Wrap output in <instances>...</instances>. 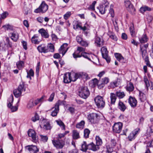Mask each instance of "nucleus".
Here are the masks:
<instances>
[{
  "label": "nucleus",
  "instance_id": "58",
  "mask_svg": "<svg viewBox=\"0 0 153 153\" xmlns=\"http://www.w3.org/2000/svg\"><path fill=\"white\" fill-rule=\"evenodd\" d=\"M0 49L2 51H5L6 49L5 44L1 43L0 44Z\"/></svg>",
  "mask_w": 153,
  "mask_h": 153
},
{
  "label": "nucleus",
  "instance_id": "1",
  "mask_svg": "<svg viewBox=\"0 0 153 153\" xmlns=\"http://www.w3.org/2000/svg\"><path fill=\"white\" fill-rule=\"evenodd\" d=\"M90 92L88 88L86 86L81 87L79 90L78 95L81 97L86 99L89 96Z\"/></svg>",
  "mask_w": 153,
  "mask_h": 153
},
{
  "label": "nucleus",
  "instance_id": "19",
  "mask_svg": "<svg viewBox=\"0 0 153 153\" xmlns=\"http://www.w3.org/2000/svg\"><path fill=\"white\" fill-rule=\"evenodd\" d=\"M28 150L30 153H38L39 149L36 146L34 145L28 146H27Z\"/></svg>",
  "mask_w": 153,
  "mask_h": 153
},
{
  "label": "nucleus",
  "instance_id": "41",
  "mask_svg": "<svg viewBox=\"0 0 153 153\" xmlns=\"http://www.w3.org/2000/svg\"><path fill=\"white\" fill-rule=\"evenodd\" d=\"M2 27H3L5 30H13V26L9 24L3 26Z\"/></svg>",
  "mask_w": 153,
  "mask_h": 153
},
{
  "label": "nucleus",
  "instance_id": "45",
  "mask_svg": "<svg viewBox=\"0 0 153 153\" xmlns=\"http://www.w3.org/2000/svg\"><path fill=\"white\" fill-rule=\"evenodd\" d=\"M90 130L87 128H85L84 130V137L85 138H88L89 137L90 133Z\"/></svg>",
  "mask_w": 153,
  "mask_h": 153
},
{
  "label": "nucleus",
  "instance_id": "25",
  "mask_svg": "<svg viewBox=\"0 0 153 153\" xmlns=\"http://www.w3.org/2000/svg\"><path fill=\"white\" fill-rule=\"evenodd\" d=\"M88 149V144H87L86 141H83L81 144L80 150L83 152H86Z\"/></svg>",
  "mask_w": 153,
  "mask_h": 153
},
{
  "label": "nucleus",
  "instance_id": "29",
  "mask_svg": "<svg viewBox=\"0 0 153 153\" xmlns=\"http://www.w3.org/2000/svg\"><path fill=\"white\" fill-rule=\"evenodd\" d=\"M73 138L76 140L80 138L79 132L76 130H74L72 131Z\"/></svg>",
  "mask_w": 153,
  "mask_h": 153
},
{
  "label": "nucleus",
  "instance_id": "23",
  "mask_svg": "<svg viewBox=\"0 0 153 153\" xmlns=\"http://www.w3.org/2000/svg\"><path fill=\"white\" fill-rule=\"evenodd\" d=\"M139 40L141 43H145L148 42L149 40V38L147 36L146 34H144L140 38H139Z\"/></svg>",
  "mask_w": 153,
  "mask_h": 153
},
{
  "label": "nucleus",
  "instance_id": "4",
  "mask_svg": "<svg viewBox=\"0 0 153 153\" xmlns=\"http://www.w3.org/2000/svg\"><path fill=\"white\" fill-rule=\"evenodd\" d=\"M48 8V5L46 3L45 1H43L42 2L39 7L34 10V12L36 13H44L47 11Z\"/></svg>",
  "mask_w": 153,
  "mask_h": 153
},
{
  "label": "nucleus",
  "instance_id": "30",
  "mask_svg": "<svg viewBox=\"0 0 153 153\" xmlns=\"http://www.w3.org/2000/svg\"><path fill=\"white\" fill-rule=\"evenodd\" d=\"M79 75V78H85L86 80L90 79V77L88 76V74L85 72H80L78 73Z\"/></svg>",
  "mask_w": 153,
  "mask_h": 153
},
{
  "label": "nucleus",
  "instance_id": "24",
  "mask_svg": "<svg viewBox=\"0 0 153 153\" xmlns=\"http://www.w3.org/2000/svg\"><path fill=\"white\" fill-rule=\"evenodd\" d=\"M39 32L40 33L41 36L43 37L47 38L49 36V34H48V31L45 30L44 29L42 28L40 29L39 31Z\"/></svg>",
  "mask_w": 153,
  "mask_h": 153
},
{
  "label": "nucleus",
  "instance_id": "26",
  "mask_svg": "<svg viewBox=\"0 0 153 153\" xmlns=\"http://www.w3.org/2000/svg\"><path fill=\"white\" fill-rule=\"evenodd\" d=\"M118 108L121 111L124 112L126 109L127 107L120 100L118 103Z\"/></svg>",
  "mask_w": 153,
  "mask_h": 153
},
{
  "label": "nucleus",
  "instance_id": "2",
  "mask_svg": "<svg viewBox=\"0 0 153 153\" xmlns=\"http://www.w3.org/2000/svg\"><path fill=\"white\" fill-rule=\"evenodd\" d=\"M95 104L98 108H102L105 106V101L103 98L100 96H97L94 99Z\"/></svg>",
  "mask_w": 153,
  "mask_h": 153
},
{
  "label": "nucleus",
  "instance_id": "17",
  "mask_svg": "<svg viewBox=\"0 0 153 153\" xmlns=\"http://www.w3.org/2000/svg\"><path fill=\"white\" fill-rule=\"evenodd\" d=\"M128 102L132 107H135L137 103V101L134 97L130 96L128 99Z\"/></svg>",
  "mask_w": 153,
  "mask_h": 153
},
{
  "label": "nucleus",
  "instance_id": "51",
  "mask_svg": "<svg viewBox=\"0 0 153 153\" xmlns=\"http://www.w3.org/2000/svg\"><path fill=\"white\" fill-rule=\"evenodd\" d=\"M102 82L104 84H106L109 82V79L108 77H105L102 79Z\"/></svg>",
  "mask_w": 153,
  "mask_h": 153
},
{
  "label": "nucleus",
  "instance_id": "43",
  "mask_svg": "<svg viewBox=\"0 0 153 153\" xmlns=\"http://www.w3.org/2000/svg\"><path fill=\"white\" fill-rule=\"evenodd\" d=\"M49 52H53L54 51V47L52 44H48L47 46Z\"/></svg>",
  "mask_w": 153,
  "mask_h": 153
},
{
  "label": "nucleus",
  "instance_id": "60",
  "mask_svg": "<svg viewBox=\"0 0 153 153\" xmlns=\"http://www.w3.org/2000/svg\"><path fill=\"white\" fill-rule=\"evenodd\" d=\"M102 4L103 5H104L106 8L108 7L109 3L107 1V0H103L102 1Z\"/></svg>",
  "mask_w": 153,
  "mask_h": 153
},
{
  "label": "nucleus",
  "instance_id": "48",
  "mask_svg": "<svg viewBox=\"0 0 153 153\" xmlns=\"http://www.w3.org/2000/svg\"><path fill=\"white\" fill-rule=\"evenodd\" d=\"M43 128L44 129L46 130H49L51 129V126L49 123L48 122L45 123L43 125Z\"/></svg>",
  "mask_w": 153,
  "mask_h": 153
},
{
  "label": "nucleus",
  "instance_id": "33",
  "mask_svg": "<svg viewBox=\"0 0 153 153\" xmlns=\"http://www.w3.org/2000/svg\"><path fill=\"white\" fill-rule=\"evenodd\" d=\"M116 94L113 93H111L110 94L111 102V104H114L115 102L117 97Z\"/></svg>",
  "mask_w": 153,
  "mask_h": 153
},
{
  "label": "nucleus",
  "instance_id": "7",
  "mask_svg": "<svg viewBox=\"0 0 153 153\" xmlns=\"http://www.w3.org/2000/svg\"><path fill=\"white\" fill-rule=\"evenodd\" d=\"M52 142L56 149H62L65 145V141L59 139L52 140Z\"/></svg>",
  "mask_w": 153,
  "mask_h": 153
},
{
  "label": "nucleus",
  "instance_id": "52",
  "mask_svg": "<svg viewBox=\"0 0 153 153\" xmlns=\"http://www.w3.org/2000/svg\"><path fill=\"white\" fill-rule=\"evenodd\" d=\"M71 12L70 11L67 12L64 15V18L65 19H67L71 16Z\"/></svg>",
  "mask_w": 153,
  "mask_h": 153
},
{
  "label": "nucleus",
  "instance_id": "64",
  "mask_svg": "<svg viewBox=\"0 0 153 153\" xmlns=\"http://www.w3.org/2000/svg\"><path fill=\"white\" fill-rule=\"evenodd\" d=\"M76 39L77 42L79 44V43L83 39L80 36H76Z\"/></svg>",
  "mask_w": 153,
  "mask_h": 153
},
{
  "label": "nucleus",
  "instance_id": "61",
  "mask_svg": "<svg viewBox=\"0 0 153 153\" xmlns=\"http://www.w3.org/2000/svg\"><path fill=\"white\" fill-rule=\"evenodd\" d=\"M40 137L42 141L44 142L47 141L48 139V137L47 136L40 135Z\"/></svg>",
  "mask_w": 153,
  "mask_h": 153
},
{
  "label": "nucleus",
  "instance_id": "55",
  "mask_svg": "<svg viewBox=\"0 0 153 153\" xmlns=\"http://www.w3.org/2000/svg\"><path fill=\"white\" fill-rule=\"evenodd\" d=\"M113 147H110L109 145L106 146L107 151L108 153H111L113 151Z\"/></svg>",
  "mask_w": 153,
  "mask_h": 153
},
{
  "label": "nucleus",
  "instance_id": "9",
  "mask_svg": "<svg viewBox=\"0 0 153 153\" xmlns=\"http://www.w3.org/2000/svg\"><path fill=\"white\" fill-rule=\"evenodd\" d=\"M24 85L23 84H20L17 89H15L13 91V94L15 97H18L20 96L22 91H25V88H24Z\"/></svg>",
  "mask_w": 153,
  "mask_h": 153
},
{
  "label": "nucleus",
  "instance_id": "20",
  "mask_svg": "<svg viewBox=\"0 0 153 153\" xmlns=\"http://www.w3.org/2000/svg\"><path fill=\"white\" fill-rule=\"evenodd\" d=\"M99 149V147H98L96 144L95 145L93 142L88 144V150H89L96 152L98 151Z\"/></svg>",
  "mask_w": 153,
  "mask_h": 153
},
{
  "label": "nucleus",
  "instance_id": "37",
  "mask_svg": "<svg viewBox=\"0 0 153 153\" xmlns=\"http://www.w3.org/2000/svg\"><path fill=\"white\" fill-rule=\"evenodd\" d=\"M97 8H98L100 13L102 14H104L105 11L106 10V8L105 7H104V6L103 5H100L99 7H97Z\"/></svg>",
  "mask_w": 153,
  "mask_h": 153
},
{
  "label": "nucleus",
  "instance_id": "32",
  "mask_svg": "<svg viewBox=\"0 0 153 153\" xmlns=\"http://www.w3.org/2000/svg\"><path fill=\"white\" fill-rule=\"evenodd\" d=\"M139 99L142 102H143L146 100V97L145 94L143 93L140 91L139 92Z\"/></svg>",
  "mask_w": 153,
  "mask_h": 153
},
{
  "label": "nucleus",
  "instance_id": "42",
  "mask_svg": "<svg viewBox=\"0 0 153 153\" xmlns=\"http://www.w3.org/2000/svg\"><path fill=\"white\" fill-rule=\"evenodd\" d=\"M79 44L82 46L86 47L88 46L89 43L87 41L84 40L83 39Z\"/></svg>",
  "mask_w": 153,
  "mask_h": 153
},
{
  "label": "nucleus",
  "instance_id": "6",
  "mask_svg": "<svg viewBox=\"0 0 153 153\" xmlns=\"http://www.w3.org/2000/svg\"><path fill=\"white\" fill-rule=\"evenodd\" d=\"M73 57L75 59H76L77 58H80L82 56H83L84 58L91 61L90 57H91L92 55L84 52H82L81 54H79V53H73Z\"/></svg>",
  "mask_w": 153,
  "mask_h": 153
},
{
  "label": "nucleus",
  "instance_id": "40",
  "mask_svg": "<svg viewBox=\"0 0 153 153\" xmlns=\"http://www.w3.org/2000/svg\"><path fill=\"white\" fill-rule=\"evenodd\" d=\"M140 10L141 13H144L146 11H151V9L148 7L146 6L141 7Z\"/></svg>",
  "mask_w": 153,
  "mask_h": 153
},
{
  "label": "nucleus",
  "instance_id": "54",
  "mask_svg": "<svg viewBox=\"0 0 153 153\" xmlns=\"http://www.w3.org/2000/svg\"><path fill=\"white\" fill-rule=\"evenodd\" d=\"M97 2L95 1H94L90 5V7H88V8L89 9H90L92 10H94V7L96 3Z\"/></svg>",
  "mask_w": 153,
  "mask_h": 153
},
{
  "label": "nucleus",
  "instance_id": "28",
  "mask_svg": "<svg viewBox=\"0 0 153 153\" xmlns=\"http://www.w3.org/2000/svg\"><path fill=\"white\" fill-rule=\"evenodd\" d=\"M114 56L119 61L121 62H124V58L121 54L116 53L114 54Z\"/></svg>",
  "mask_w": 153,
  "mask_h": 153
},
{
  "label": "nucleus",
  "instance_id": "3",
  "mask_svg": "<svg viewBox=\"0 0 153 153\" xmlns=\"http://www.w3.org/2000/svg\"><path fill=\"white\" fill-rule=\"evenodd\" d=\"M64 102L60 100H58L56 102L54 106L52 107L50 110L52 111L51 115L53 117H55L57 116L59 110V106L60 105L64 104Z\"/></svg>",
  "mask_w": 153,
  "mask_h": 153
},
{
  "label": "nucleus",
  "instance_id": "56",
  "mask_svg": "<svg viewBox=\"0 0 153 153\" xmlns=\"http://www.w3.org/2000/svg\"><path fill=\"white\" fill-rule=\"evenodd\" d=\"M135 136H136L133 134V133H132V132H131L128 136L129 140L131 141L134 140L135 138Z\"/></svg>",
  "mask_w": 153,
  "mask_h": 153
},
{
  "label": "nucleus",
  "instance_id": "36",
  "mask_svg": "<svg viewBox=\"0 0 153 153\" xmlns=\"http://www.w3.org/2000/svg\"><path fill=\"white\" fill-rule=\"evenodd\" d=\"M134 86L133 84L131 82H129L127 86V90L129 92H131L133 91L134 89Z\"/></svg>",
  "mask_w": 153,
  "mask_h": 153
},
{
  "label": "nucleus",
  "instance_id": "18",
  "mask_svg": "<svg viewBox=\"0 0 153 153\" xmlns=\"http://www.w3.org/2000/svg\"><path fill=\"white\" fill-rule=\"evenodd\" d=\"M97 117V115L96 114L92 113L88 115V119L91 123H94L95 122Z\"/></svg>",
  "mask_w": 153,
  "mask_h": 153
},
{
  "label": "nucleus",
  "instance_id": "44",
  "mask_svg": "<svg viewBox=\"0 0 153 153\" xmlns=\"http://www.w3.org/2000/svg\"><path fill=\"white\" fill-rule=\"evenodd\" d=\"M34 75V73L32 69H30L29 72H27V78H29L30 79H31V76H33Z\"/></svg>",
  "mask_w": 153,
  "mask_h": 153
},
{
  "label": "nucleus",
  "instance_id": "62",
  "mask_svg": "<svg viewBox=\"0 0 153 153\" xmlns=\"http://www.w3.org/2000/svg\"><path fill=\"white\" fill-rule=\"evenodd\" d=\"M111 86L112 88H114L118 86V83L117 82H111L110 83Z\"/></svg>",
  "mask_w": 153,
  "mask_h": 153
},
{
  "label": "nucleus",
  "instance_id": "63",
  "mask_svg": "<svg viewBox=\"0 0 153 153\" xmlns=\"http://www.w3.org/2000/svg\"><path fill=\"white\" fill-rule=\"evenodd\" d=\"M140 129L139 128H137L134 129L132 133L136 136L137 134H138L140 132Z\"/></svg>",
  "mask_w": 153,
  "mask_h": 153
},
{
  "label": "nucleus",
  "instance_id": "14",
  "mask_svg": "<svg viewBox=\"0 0 153 153\" xmlns=\"http://www.w3.org/2000/svg\"><path fill=\"white\" fill-rule=\"evenodd\" d=\"M9 36L10 37L11 39L14 42L17 41L19 39V34L16 31L9 33Z\"/></svg>",
  "mask_w": 153,
  "mask_h": 153
},
{
  "label": "nucleus",
  "instance_id": "13",
  "mask_svg": "<svg viewBox=\"0 0 153 153\" xmlns=\"http://www.w3.org/2000/svg\"><path fill=\"white\" fill-rule=\"evenodd\" d=\"M28 134L29 137L32 138V141L36 142L37 140V138L36 136L35 131L32 129H29L28 132Z\"/></svg>",
  "mask_w": 153,
  "mask_h": 153
},
{
  "label": "nucleus",
  "instance_id": "49",
  "mask_svg": "<svg viewBox=\"0 0 153 153\" xmlns=\"http://www.w3.org/2000/svg\"><path fill=\"white\" fill-rule=\"evenodd\" d=\"M44 96H42L40 99H37L34 101V103L35 105H36L38 104L40 102H41L42 100L43 99Z\"/></svg>",
  "mask_w": 153,
  "mask_h": 153
},
{
  "label": "nucleus",
  "instance_id": "53",
  "mask_svg": "<svg viewBox=\"0 0 153 153\" xmlns=\"http://www.w3.org/2000/svg\"><path fill=\"white\" fill-rule=\"evenodd\" d=\"M39 115L36 113L35 114L34 116L32 117V120L33 122H35L36 121L38 120H39Z\"/></svg>",
  "mask_w": 153,
  "mask_h": 153
},
{
  "label": "nucleus",
  "instance_id": "39",
  "mask_svg": "<svg viewBox=\"0 0 153 153\" xmlns=\"http://www.w3.org/2000/svg\"><path fill=\"white\" fill-rule=\"evenodd\" d=\"M16 65L18 69L21 70L24 67V63L22 61H19L17 62Z\"/></svg>",
  "mask_w": 153,
  "mask_h": 153
},
{
  "label": "nucleus",
  "instance_id": "50",
  "mask_svg": "<svg viewBox=\"0 0 153 153\" xmlns=\"http://www.w3.org/2000/svg\"><path fill=\"white\" fill-rule=\"evenodd\" d=\"M34 105V101L30 100L27 105V107L28 108H32Z\"/></svg>",
  "mask_w": 153,
  "mask_h": 153
},
{
  "label": "nucleus",
  "instance_id": "21",
  "mask_svg": "<svg viewBox=\"0 0 153 153\" xmlns=\"http://www.w3.org/2000/svg\"><path fill=\"white\" fill-rule=\"evenodd\" d=\"M48 48L47 46H45L44 45H42L38 47L37 49L40 52L46 53L49 52Z\"/></svg>",
  "mask_w": 153,
  "mask_h": 153
},
{
  "label": "nucleus",
  "instance_id": "22",
  "mask_svg": "<svg viewBox=\"0 0 153 153\" xmlns=\"http://www.w3.org/2000/svg\"><path fill=\"white\" fill-rule=\"evenodd\" d=\"M70 73H65L64 75L63 82L65 83L71 82Z\"/></svg>",
  "mask_w": 153,
  "mask_h": 153
},
{
  "label": "nucleus",
  "instance_id": "57",
  "mask_svg": "<svg viewBox=\"0 0 153 153\" xmlns=\"http://www.w3.org/2000/svg\"><path fill=\"white\" fill-rule=\"evenodd\" d=\"M6 41L7 43V45L10 47L12 46V44L11 42L10 41L9 38L8 37H6Z\"/></svg>",
  "mask_w": 153,
  "mask_h": 153
},
{
  "label": "nucleus",
  "instance_id": "5",
  "mask_svg": "<svg viewBox=\"0 0 153 153\" xmlns=\"http://www.w3.org/2000/svg\"><path fill=\"white\" fill-rule=\"evenodd\" d=\"M140 50L141 52L142 57L144 59L146 65L149 67H150L151 65L149 60L147 50L144 49L143 47L141 45H140Z\"/></svg>",
  "mask_w": 153,
  "mask_h": 153
},
{
  "label": "nucleus",
  "instance_id": "10",
  "mask_svg": "<svg viewBox=\"0 0 153 153\" xmlns=\"http://www.w3.org/2000/svg\"><path fill=\"white\" fill-rule=\"evenodd\" d=\"M102 56L105 59L107 63H108L110 62V58L108 56V52L107 49L105 47H102L101 49Z\"/></svg>",
  "mask_w": 153,
  "mask_h": 153
},
{
  "label": "nucleus",
  "instance_id": "35",
  "mask_svg": "<svg viewBox=\"0 0 153 153\" xmlns=\"http://www.w3.org/2000/svg\"><path fill=\"white\" fill-rule=\"evenodd\" d=\"M129 30L131 36L132 37H134L136 35V33L135 31L134 25L133 24H132L130 27Z\"/></svg>",
  "mask_w": 153,
  "mask_h": 153
},
{
  "label": "nucleus",
  "instance_id": "15",
  "mask_svg": "<svg viewBox=\"0 0 153 153\" xmlns=\"http://www.w3.org/2000/svg\"><path fill=\"white\" fill-rule=\"evenodd\" d=\"M104 42L103 39L98 36L95 38V43L97 47H100L104 44Z\"/></svg>",
  "mask_w": 153,
  "mask_h": 153
},
{
  "label": "nucleus",
  "instance_id": "34",
  "mask_svg": "<svg viewBox=\"0 0 153 153\" xmlns=\"http://www.w3.org/2000/svg\"><path fill=\"white\" fill-rule=\"evenodd\" d=\"M116 96L119 99H122L125 96V93L123 91H117L116 92Z\"/></svg>",
  "mask_w": 153,
  "mask_h": 153
},
{
  "label": "nucleus",
  "instance_id": "47",
  "mask_svg": "<svg viewBox=\"0 0 153 153\" xmlns=\"http://www.w3.org/2000/svg\"><path fill=\"white\" fill-rule=\"evenodd\" d=\"M85 51V49L84 48L81 47H78L76 51L74 53H79V54H80V53L84 52Z\"/></svg>",
  "mask_w": 153,
  "mask_h": 153
},
{
  "label": "nucleus",
  "instance_id": "16",
  "mask_svg": "<svg viewBox=\"0 0 153 153\" xmlns=\"http://www.w3.org/2000/svg\"><path fill=\"white\" fill-rule=\"evenodd\" d=\"M68 44L64 43L61 46L59 50V53L62 54L63 56L65 55L68 49Z\"/></svg>",
  "mask_w": 153,
  "mask_h": 153
},
{
  "label": "nucleus",
  "instance_id": "12",
  "mask_svg": "<svg viewBox=\"0 0 153 153\" xmlns=\"http://www.w3.org/2000/svg\"><path fill=\"white\" fill-rule=\"evenodd\" d=\"M123 126V124L119 122L115 123L113 127V131L116 133H120L121 131Z\"/></svg>",
  "mask_w": 153,
  "mask_h": 153
},
{
  "label": "nucleus",
  "instance_id": "59",
  "mask_svg": "<svg viewBox=\"0 0 153 153\" xmlns=\"http://www.w3.org/2000/svg\"><path fill=\"white\" fill-rule=\"evenodd\" d=\"M109 37L113 39L114 41H117V38L116 35L114 34H112L109 36Z\"/></svg>",
  "mask_w": 153,
  "mask_h": 153
},
{
  "label": "nucleus",
  "instance_id": "31",
  "mask_svg": "<svg viewBox=\"0 0 153 153\" xmlns=\"http://www.w3.org/2000/svg\"><path fill=\"white\" fill-rule=\"evenodd\" d=\"M95 140H96V144L99 147L101 146L102 144V139L98 136H97L95 137Z\"/></svg>",
  "mask_w": 153,
  "mask_h": 153
},
{
  "label": "nucleus",
  "instance_id": "11",
  "mask_svg": "<svg viewBox=\"0 0 153 153\" xmlns=\"http://www.w3.org/2000/svg\"><path fill=\"white\" fill-rule=\"evenodd\" d=\"M13 101V97L12 94L10 95V97L8 98V101L9 103L7 104V107L10 108L12 112L16 111L18 110V107L12 106V103Z\"/></svg>",
  "mask_w": 153,
  "mask_h": 153
},
{
  "label": "nucleus",
  "instance_id": "8",
  "mask_svg": "<svg viewBox=\"0 0 153 153\" xmlns=\"http://www.w3.org/2000/svg\"><path fill=\"white\" fill-rule=\"evenodd\" d=\"M124 3L127 10L132 14H134L135 9L131 2L129 0H125Z\"/></svg>",
  "mask_w": 153,
  "mask_h": 153
},
{
  "label": "nucleus",
  "instance_id": "38",
  "mask_svg": "<svg viewBox=\"0 0 153 153\" xmlns=\"http://www.w3.org/2000/svg\"><path fill=\"white\" fill-rule=\"evenodd\" d=\"M85 122L84 121L82 120L80 122L78 123L76 125V127L77 128H83L84 126Z\"/></svg>",
  "mask_w": 153,
  "mask_h": 153
},
{
  "label": "nucleus",
  "instance_id": "46",
  "mask_svg": "<svg viewBox=\"0 0 153 153\" xmlns=\"http://www.w3.org/2000/svg\"><path fill=\"white\" fill-rule=\"evenodd\" d=\"M56 122L57 124L60 126V127L63 130L65 129V126L61 120H56Z\"/></svg>",
  "mask_w": 153,
  "mask_h": 153
},
{
  "label": "nucleus",
  "instance_id": "27",
  "mask_svg": "<svg viewBox=\"0 0 153 153\" xmlns=\"http://www.w3.org/2000/svg\"><path fill=\"white\" fill-rule=\"evenodd\" d=\"M79 74L78 73H76V74L73 73L71 74L70 73V76H71V81L75 82L77 79L79 78Z\"/></svg>",
  "mask_w": 153,
  "mask_h": 153
}]
</instances>
